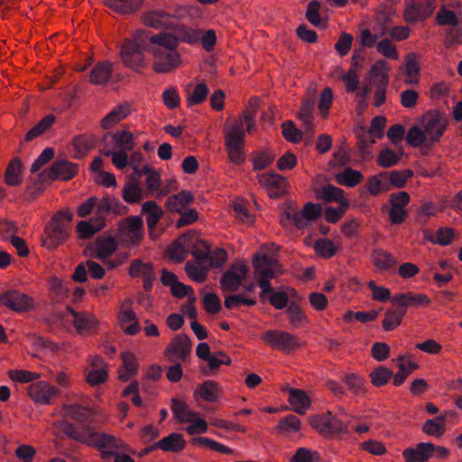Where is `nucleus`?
<instances>
[{
    "label": "nucleus",
    "mask_w": 462,
    "mask_h": 462,
    "mask_svg": "<svg viewBox=\"0 0 462 462\" xmlns=\"http://www.w3.org/2000/svg\"><path fill=\"white\" fill-rule=\"evenodd\" d=\"M179 41L168 32L150 35L146 31H136L132 40H125L120 55L125 66L139 69L143 65V52L153 54V69L157 73H168L180 64V56L176 49Z\"/></svg>",
    "instance_id": "f257e3e1"
},
{
    "label": "nucleus",
    "mask_w": 462,
    "mask_h": 462,
    "mask_svg": "<svg viewBox=\"0 0 462 462\" xmlns=\"http://www.w3.org/2000/svg\"><path fill=\"white\" fill-rule=\"evenodd\" d=\"M65 413L68 417L74 420L77 422L73 424L71 422L62 420L57 423L58 429L62 431L65 435L70 438L73 440L83 443L87 445V442L79 439H76L78 436L79 437H87L89 435V439H92L94 436H106V433H101L97 430L92 426L93 417H94V410L88 405H80V404H69L64 407Z\"/></svg>",
    "instance_id": "f03ea898"
},
{
    "label": "nucleus",
    "mask_w": 462,
    "mask_h": 462,
    "mask_svg": "<svg viewBox=\"0 0 462 462\" xmlns=\"http://www.w3.org/2000/svg\"><path fill=\"white\" fill-rule=\"evenodd\" d=\"M87 442L88 446L97 448L101 453V457L109 461L113 459V462H134V460L126 454L121 453L124 449V443L112 435L106 436H94L89 439V435L87 437L76 438Z\"/></svg>",
    "instance_id": "7ed1b4c3"
},
{
    "label": "nucleus",
    "mask_w": 462,
    "mask_h": 462,
    "mask_svg": "<svg viewBox=\"0 0 462 462\" xmlns=\"http://www.w3.org/2000/svg\"><path fill=\"white\" fill-rule=\"evenodd\" d=\"M385 123L384 116H376L372 119L368 130L365 126H361L359 132L356 133L358 150L364 159L366 160L372 156V145L375 143V139L383 137Z\"/></svg>",
    "instance_id": "20e7f679"
},
{
    "label": "nucleus",
    "mask_w": 462,
    "mask_h": 462,
    "mask_svg": "<svg viewBox=\"0 0 462 462\" xmlns=\"http://www.w3.org/2000/svg\"><path fill=\"white\" fill-rule=\"evenodd\" d=\"M420 124L427 134L428 142L434 144L439 142L444 134L448 120L445 113L439 110H430L421 116Z\"/></svg>",
    "instance_id": "39448f33"
},
{
    "label": "nucleus",
    "mask_w": 462,
    "mask_h": 462,
    "mask_svg": "<svg viewBox=\"0 0 462 462\" xmlns=\"http://www.w3.org/2000/svg\"><path fill=\"white\" fill-rule=\"evenodd\" d=\"M254 265L257 273L262 276L258 281V285L261 288L260 297L264 300L265 294L274 291L268 279L275 277L276 273L280 271V265L275 259L268 255H255Z\"/></svg>",
    "instance_id": "423d86ee"
},
{
    "label": "nucleus",
    "mask_w": 462,
    "mask_h": 462,
    "mask_svg": "<svg viewBox=\"0 0 462 462\" xmlns=\"http://www.w3.org/2000/svg\"><path fill=\"white\" fill-rule=\"evenodd\" d=\"M261 338L272 348L284 354H291L301 346V343L296 336L284 330H266Z\"/></svg>",
    "instance_id": "0eeeda50"
},
{
    "label": "nucleus",
    "mask_w": 462,
    "mask_h": 462,
    "mask_svg": "<svg viewBox=\"0 0 462 462\" xmlns=\"http://www.w3.org/2000/svg\"><path fill=\"white\" fill-rule=\"evenodd\" d=\"M78 165L67 160H60L53 162V164L41 172L38 176V181L41 184L51 183L56 180H69L77 173Z\"/></svg>",
    "instance_id": "6e6552de"
},
{
    "label": "nucleus",
    "mask_w": 462,
    "mask_h": 462,
    "mask_svg": "<svg viewBox=\"0 0 462 462\" xmlns=\"http://www.w3.org/2000/svg\"><path fill=\"white\" fill-rule=\"evenodd\" d=\"M245 141V132L241 124H234L226 133V146L230 161L235 164L245 162L242 146Z\"/></svg>",
    "instance_id": "1a4fd4ad"
},
{
    "label": "nucleus",
    "mask_w": 462,
    "mask_h": 462,
    "mask_svg": "<svg viewBox=\"0 0 462 462\" xmlns=\"http://www.w3.org/2000/svg\"><path fill=\"white\" fill-rule=\"evenodd\" d=\"M73 218L70 211H61L55 215L50 223L47 231L50 239V246H57L63 243L69 236V226Z\"/></svg>",
    "instance_id": "9d476101"
},
{
    "label": "nucleus",
    "mask_w": 462,
    "mask_h": 462,
    "mask_svg": "<svg viewBox=\"0 0 462 462\" xmlns=\"http://www.w3.org/2000/svg\"><path fill=\"white\" fill-rule=\"evenodd\" d=\"M310 425L320 433L335 435L347 432V424L340 420L331 413L322 416H314L310 419Z\"/></svg>",
    "instance_id": "9b49d317"
},
{
    "label": "nucleus",
    "mask_w": 462,
    "mask_h": 462,
    "mask_svg": "<svg viewBox=\"0 0 462 462\" xmlns=\"http://www.w3.org/2000/svg\"><path fill=\"white\" fill-rule=\"evenodd\" d=\"M320 214V206L311 202H308L300 212L288 209L284 213L286 220H291L298 229L307 226L309 222L316 220Z\"/></svg>",
    "instance_id": "f8f14e48"
},
{
    "label": "nucleus",
    "mask_w": 462,
    "mask_h": 462,
    "mask_svg": "<svg viewBox=\"0 0 462 462\" xmlns=\"http://www.w3.org/2000/svg\"><path fill=\"white\" fill-rule=\"evenodd\" d=\"M248 269L244 263H234L227 269L220 279V284L225 291H236L246 277Z\"/></svg>",
    "instance_id": "ddd939ff"
},
{
    "label": "nucleus",
    "mask_w": 462,
    "mask_h": 462,
    "mask_svg": "<svg viewBox=\"0 0 462 462\" xmlns=\"http://www.w3.org/2000/svg\"><path fill=\"white\" fill-rule=\"evenodd\" d=\"M27 393L34 402L47 405L59 394V390L46 381H39L31 383L27 387Z\"/></svg>",
    "instance_id": "4468645a"
},
{
    "label": "nucleus",
    "mask_w": 462,
    "mask_h": 462,
    "mask_svg": "<svg viewBox=\"0 0 462 462\" xmlns=\"http://www.w3.org/2000/svg\"><path fill=\"white\" fill-rule=\"evenodd\" d=\"M435 0H423L422 3L411 1L407 3L403 16L406 22L415 23L428 18L435 10Z\"/></svg>",
    "instance_id": "2eb2a0df"
},
{
    "label": "nucleus",
    "mask_w": 462,
    "mask_h": 462,
    "mask_svg": "<svg viewBox=\"0 0 462 462\" xmlns=\"http://www.w3.org/2000/svg\"><path fill=\"white\" fill-rule=\"evenodd\" d=\"M191 351V342L189 337L185 334L177 335L168 345L165 355L171 362L174 358L185 361Z\"/></svg>",
    "instance_id": "dca6fc26"
},
{
    "label": "nucleus",
    "mask_w": 462,
    "mask_h": 462,
    "mask_svg": "<svg viewBox=\"0 0 462 462\" xmlns=\"http://www.w3.org/2000/svg\"><path fill=\"white\" fill-rule=\"evenodd\" d=\"M392 303L406 311L409 307L418 308L428 305L430 303V300L426 294L408 291L393 295Z\"/></svg>",
    "instance_id": "f3484780"
},
{
    "label": "nucleus",
    "mask_w": 462,
    "mask_h": 462,
    "mask_svg": "<svg viewBox=\"0 0 462 462\" xmlns=\"http://www.w3.org/2000/svg\"><path fill=\"white\" fill-rule=\"evenodd\" d=\"M0 305L16 311H26L32 307V300L17 291H8L0 295Z\"/></svg>",
    "instance_id": "a211bd4d"
},
{
    "label": "nucleus",
    "mask_w": 462,
    "mask_h": 462,
    "mask_svg": "<svg viewBox=\"0 0 462 462\" xmlns=\"http://www.w3.org/2000/svg\"><path fill=\"white\" fill-rule=\"evenodd\" d=\"M68 311L72 316V323L80 335L91 333L97 325V319L88 312L76 311L70 306L67 307Z\"/></svg>",
    "instance_id": "6ab92c4d"
},
{
    "label": "nucleus",
    "mask_w": 462,
    "mask_h": 462,
    "mask_svg": "<svg viewBox=\"0 0 462 462\" xmlns=\"http://www.w3.org/2000/svg\"><path fill=\"white\" fill-rule=\"evenodd\" d=\"M258 180L262 186L269 189V196L271 198L282 196L285 186V178L282 175L275 172L263 173L258 175Z\"/></svg>",
    "instance_id": "aec40b11"
},
{
    "label": "nucleus",
    "mask_w": 462,
    "mask_h": 462,
    "mask_svg": "<svg viewBox=\"0 0 462 462\" xmlns=\"http://www.w3.org/2000/svg\"><path fill=\"white\" fill-rule=\"evenodd\" d=\"M193 201L194 197L189 191L181 190L180 192L173 194L167 199L165 208L171 213L180 214L186 210Z\"/></svg>",
    "instance_id": "412c9836"
},
{
    "label": "nucleus",
    "mask_w": 462,
    "mask_h": 462,
    "mask_svg": "<svg viewBox=\"0 0 462 462\" xmlns=\"http://www.w3.org/2000/svg\"><path fill=\"white\" fill-rule=\"evenodd\" d=\"M113 65L107 60L97 62L89 72V82L92 85H106L112 77Z\"/></svg>",
    "instance_id": "4be33fe9"
},
{
    "label": "nucleus",
    "mask_w": 462,
    "mask_h": 462,
    "mask_svg": "<svg viewBox=\"0 0 462 462\" xmlns=\"http://www.w3.org/2000/svg\"><path fill=\"white\" fill-rule=\"evenodd\" d=\"M316 196L326 202H337L342 208H347L349 205L348 200L344 197L343 189L331 184L317 189Z\"/></svg>",
    "instance_id": "5701e85b"
},
{
    "label": "nucleus",
    "mask_w": 462,
    "mask_h": 462,
    "mask_svg": "<svg viewBox=\"0 0 462 462\" xmlns=\"http://www.w3.org/2000/svg\"><path fill=\"white\" fill-rule=\"evenodd\" d=\"M313 111L314 101L305 99L302 101L298 117L302 123V126L308 138L310 140L313 137L315 129L313 125Z\"/></svg>",
    "instance_id": "b1692460"
},
{
    "label": "nucleus",
    "mask_w": 462,
    "mask_h": 462,
    "mask_svg": "<svg viewBox=\"0 0 462 462\" xmlns=\"http://www.w3.org/2000/svg\"><path fill=\"white\" fill-rule=\"evenodd\" d=\"M185 440L180 433H171L153 444V448H159L165 452L178 453L184 449Z\"/></svg>",
    "instance_id": "393cba45"
},
{
    "label": "nucleus",
    "mask_w": 462,
    "mask_h": 462,
    "mask_svg": "<svg viewBox=\"0 0 462 462\" xmlns=\"http://www.w3.org/2000/svg\"><path fill=\"white\" fill-rule=\"evenodd\" d=\"M131 114L128 103H124L114 107L101 121L102 128L107 130Z\"/></svg>",
    "instance_id": "a878e982"
},
{
    "label": "nucleus",
    "mask_w": 462,
    "mask_h": 462,
    "mask_svg": "<svg viewBox=\"0 0 462 462\" xmlns=\"http://www.w3.org/2000/svg\"><path fill=\"white\" fill-rule=\"evenodd\" d=\"M148 196V193L141 186V183L128 181L124 186L122 197L129 204L138 203Z\"/></svg>",
    "instance_id": "bb28decb"
},
{
    "label": "nucleus",
    "mask_w": 462,
    "mask_h": 462,
    "mask_svg": "<svg viewBox=\"0 0 462 462\" xmlns=\"http://www.w3.org/2000/svg\"><path fill=\"white\" fill-rule=\"evenodd\" d=\"M371 257L375 267L383 271H390L397 264L395 257L383 249H374Z\"/></svg>",
    "instance_id": "cd10ccee"
},
{
    "label": "nucleus",
    "mask_w": 462,
    "mask_h": 462,
    "mask_svg": "<svg viewBox=\"0 0 462 462\" xmlns=\"http://www.w3.org/2000/svg\"><path fill=\"white\" fill-rule=\"evenodd\" d=\"M289 402L293 406V411L300 415L306 412L310 404V399L306 393L295 388L289 390Z\"/></svg>",
    "instance_id": "c85d7f7f"
},
{
    "label": "nucleus",
    "mask_w": 462,
    "mask_h": 462,
    "mask_svg": "<svg viewBox=\"0 0 462 462\" xmlns=\"http://www.w3.org/2000/svg\"><path fill=\"white\" fill-rule=\"evenodd\" d=\"M142 214L146 217L147 226L151 231L163 216V210L155 201L149 200L143 204Z\"/></svg>",
    "instance_id": "c756f323"
},
{
    "label": "nucleus",
    "mask_w": 462,
    "mask_h": 462,
    "mask_svg": "<svg viewBox=\"0 0 462 462\" xmlns=\"http://www.w3.org/2000/svg\"><path fill=\"white\" fill-rule=\"evenodd\" d=\"M405 462H428L430 459L427 442H420L416 447H410L402 451Z\"/></svg>",
    "instance_id": "7c9ffc66"
},
{
    "label": "nucleus",
    "mask_w": 462,
    "mask_h": 462,
    "mask_svg": "<svg viewBox=\"0 0 462 462\" xmlns=\"http://www.w3.org/2000/svg\"><path fill=\"white\" fill-rule=\"evenodd\" d=\"M143 0H105L107 7L118 14H132L142 5Z\"/></svg>",
    "instance_id": "2f4dec72"
},
{
    "label": "nucleus",
    "mask_w": 462,
    "mask_h": 462,
    "mask_svg": "<svg viewBox=\"0 0 462 462\" xmlns=\"http://www.w3.org/2000/svg\"><path fill=\"white\" fill-rule=\"evenodd\" d=\"M92 246L95 248L96 257L105 261L116 251L117 242L114 237L110 236L98 239Z\"/></svg>",
    "instance_id": "473e14b6"
},
{
    "label": "nucleus",
    "mask_w": 462,
    "mask_h": 462,
    "mask_svg": "<svg viewBox=\"0 0 462 462\" xmlns=\"http://www.w3.org/2000/svg\"><path fill=\"white\" fill-rule=\"evenodd\" d=\"M446 430V416L438 415L433 419L427 420L422 425V431L432 437L439 438Z\"/></svg>",
    "instance_id": "72a5a7b5"
},
{
    "label": "nucleus",
    "mask_w": 462,
    "mask_h": 462,
    "mask_svg": "<svg viewBox=\"0 0 462 462\" xmlns=\"http://www.w3.org/2000/svg\"><path fill=\"white\" fill-rule=\"evenodd\" d=\"M170 15L162 10H152L143 15V22L145 25L159 29L167 26Z\"/></svg>",
    "instance_id": "f704fd0d"
},
{
    "label": "nucleus",
    "mask_w": 462,
    "mask_h": 462,
    "mask_svg": "<svg viewBox=\"0 0 462 462\" xmlns=\"http://www.w3.org/2000/svg\"><path fill=\"white\" fill-rule=\"evenodd\" d=\"M22 171L23 165L21 161L18 158L11 160L6 167L5 174L6 184L9 186H17L21 184L23 181Z\"/></svg>",
    "instance_id": "c9c22d12"
},
{
    "label": "nucleus",
    "mask_w": 462,
    "mask_h": 462,
    "mask_svg": "<svg viewBox=\"0 0 462 462\" xmlns=\"http://www.w3.org/2000/svg\"><path fill=\"white\" fill-rule=\"evenodd\" d=\"M189 239V236L188 234H183L179 240L175 241L171 247L169 248V256L171 259L180 263L182 262L188 253V249L189 247V244L186 243Z\"/></svg>",
    "instance_id": "e433bc0d"
},
{
    "label": "nucleus",
    "mask_w": 462,
    "mask_h": 462,
    "mask_svg": "<svg viewBox=\"0 0 462 462\" xmlns=\"http://www.w3.org/2000/svg\"><path fill=\"white\" fill-rule=\"evenodd\" d=\"M105 226L103 219L80 221L77 226V232L80 238L88 239Z\"/></svg>",
    "instance_id": "4c0bfd02"
},
{
    "label": "nucleus",
    "mask_w": 462,
    "mask_h": 462,
    "mask_svg": "<svg viewBox=\"0 0 462 462\" xmlns=\"http://www.w3.org/2000/svg\"><path fill=\"white\" fill-rule=\"evenodd\" d=\"M56 117L49 114L42 118L36 125H34L28 133L25 134L24 140L26 142H31L36 137L41 136L44 133H46L55 123Z\"/></svg>",
    "instance_id": "58836bf2"
},
{
    "label": "nucleus",
    "mask_w": 462,
    "mask_h": 462,
    "mask_svg": "<svg viewBox=\"0 0 462 462\" xmlns=\"http://www.w3.org/2000/svg\"><path fill=\"white\" fill-rule=\"evenodd\" d=\"M407 143L412 147L426 146L430 147L432 143L428 142V136L422 126L413 125L411 126L406 135Z\"/></svg>",
    "instance_id": "ea45409f"
},
{
    "label": "nucleus",
    "mask_w": 462,
    "mask_h": 462,
    "mask_svg": "<svg viewBox=\"0 0 462 462\" xmlns=\"http://www.w3.org/2000/svg\"><path fill=\"white\" fill-rule=\"evenodd\" d=\"M191 85L186 87L188 106L199 105L204 102L208 95V88L204 82L196 85L192 91L189 90Z\"/></svg>",
    "instance_id": "a19ab883"
},
{
    "label": "nucleus",
    "mask_w": 462,
    "mask_h": 462,
    "mask_svg": "<svg viewBox=\"0 0 462 462\" xmlns=\"http://www.w3.org/2000/svg\"><path fill=\"white\" fill-rule=\"evenodd\" d=\"M405 315V310L400 307L389 309L384 314L383 320V328L384 331H392L396 328L402 322Z\"/></svg>",
    "instance_id": "79ce46f5"
},
{
    "label": "nucleus",
    "mask_w": 462,
    "mask_h": 462,
    "mask_svg": "<svg viewBox=\"0 0 462 462\" xmlns=\"http://www.w3.org/2000/svg\"><path fill=\"white\" fill-rule=\"evenodd\" d=\"M171 402L172 412L179 421H192L198 416V413L191 411L185 402H180L177 399H172Z\"/></svg>",
    "instance_id": "37998d69"
},
{
    "label": "nucleus",
    "mask_w": 462,
    "mask_h": 462,
    "mask_svg": "<svg viewBox=\"0 0 462 462\" xmlns=\"http://www.w3.org/2000/svg\"><path fill=\"white\" fill-rule=\"evenodd\" d=\"M420 73L419 61L414 53H409L405 58V75L407 84H417L418 75Z\"/></svg>",
    "instance_id": "c03bdc74"
},
{
    "label": "nucleus",
    "mask_w": 462,
    "mask_h": 462,
    "mask_svg": "<svg viewBox=\"0 0 462 462\" xmlns=\"http://www.w3.org/2000/svg\"><path fill=\"white\" fill-rule=\"evenodd\" d=\"M123 366L119 371V378L122 381H128L136 373L135 357L132 353L122 354Z\"/></svg>",
    "instance_id": "a18cd8bd"
},
{
    "label": "nucleus",
    "mask_w": 462,
    "mask_h": 462,
    "mask_svg": "<svg viewBox=\"0 0 462 462\" xmlns=\"http://www.w3.org/2000/svg\"><path fill=\"white\" fill-rule=\"evenodd\" d=\"M363 180V174L357 170L346 168L341 173L337 175V181L346 187H355Z\"/></svg>",
    "instance_id": "49530a36"
},
{
    "label": "nucleus",
    "mask_w": 462,
    "mask_h": 462,
    "mask_svg": "<svg viewBox=\"0 0 462 462\" xmlns=\"http://www.w3.org/2000/svg\"><path fill=\"white\" fill-rule=\"evenodd\" d=\"M125 230L130 235L132 242L136 244L143 236V222L140 217H130L125 225Z\"/></svg>",
    "instance_id": "de8ad7c7"
},
{
    "label": "nucleus",
    "mask_w": 462,
    "mask_h": 462,
    "mask_svg": "<svg viewBox=\"0 0 462 462\" xmlns=\"http://www.w3.org/2000/svg\"><path fill=\"white\" fill-rule=\"evenodd\" d=\"M97 143V138L94 135H79L74 138L73 144L80 156L86 155L92 150Z\"/></svg>",
    "instance_id": "09e8293b"
},
{
    "label": "nucleus",
    "mask_w": 462,
    "mask_h": 462,
    "mask_svg": "<svg viewBox=\"0 0 462 462\" xmlns=\"http://www.w3.org/2000/svg\"><path fill=\"white\" fill-rule=\"evenodd\" d=\"M369 376L373 385L375 387H381L389 382V380L393 376V373L391 369L379 365L370 373Z\"/></svg>",
    "instance_id": "8fccbe9b"
},
{
    "label": "nucleus",
    "mask_w": 462,
    "mask_h": 462,
    "mask_svg": "<svg viewBox=\"0 0 462 462\" xmlns=\"http://www.w3.org/2000/svg\"><path fill=\"white\" fill-rule=\"evenodd\" d=\"M145 178V186L147 189V193H153L154 191H158L161 187V177L158 171L154 169L151 168L148 165L143 166V171Z\"/></svg>",
    "instance_id": "3c124183"
},
{
    "label": "nucleus",
    "mask_w": 462,
    "mask_h": 462,
    "mask_svg": "<svg viewBox=\"0 0 462 462\" xmlns=\"http://www.w3.org/2000/svg\"><path fill=\"white\" fill-rule=\"evenodd\" d=\"M196 393L206 402H213L218 397V387L215 382L207 381L197 388Z\"/></svg>",
    "instance_id": "603ef678"
},
{
    "label": "nucleus",
    "mask_w": 462,
    "mask_h": 462,
    "mask_svg": "<svg viewBox=\"0 0 462 462\" xmlns=\"http://www.w3.org/2000/svg\"><path fill=\"white\" fill-rule=\"evenodd\" d=\"M403 152L396 153L389 148L383 149L377 158V163L383 168H390L396 165L401 160Z\"/></svg>",
    "instance_id": "864d4df0"
},
{
    "label": "nucleus",
    "mask_w": 462,
    "mask_h": 462,
    "mask_svg": "<svg viewBox=\"0 0 462 462\" xmlns=\"http://www.w3.org/2000/svg\"><path fill=\"white\" fill-rule=\"evenodd\" d=\"M115 146L117 147L119 151L130 152L134 149V142L131 132L126 130L117 131L115 133Z\"/></svg>",
    "instance_id": "5fc2aeb1"
},
{
    "label": "nucleus",
    "mask_w": 462,
    "mask_h": 462,
    "mask_svg": "<svg viewBox=\"0 0 462 462\" xmlns=\"http://www.w3.org/2000/svg\"><path fill=\"white\" fill-rule=\"evenodd\" d=\"M287 315L290 323L294 328L301 326L304 323V321L307 320V316L304 314L299 304L294 301L290 302V304L288 305Z\"/></svg>",
    "instance_id": "6e6d98bb"
},
{
    "label": "nucleus",
    "mask_w": 462,
    "mask_h": 462,
    "mask_svg": "<svg viewBox=\"0 0 462 462\" xmlns=\"http://www.w3.org/2000/svg\"><path fill=\"white\" fill-rule=\"evenodd\" d=\"M103 155L112 158L113 164L118 169L123 170L129 165V156L125 151L115 152L112 149L100 150Z\"/></svg>",
    "instance_id": "4d7b16f0"
},
{
    "label": "nucleus",
    "mask_w": 462,
    "mask_h": 462,
    "mask_svg": "<svg viewBox=\"0 0 462 462\" xmlns=\"http://www.w3.org/2000/svg\"><path fill=\"white\" fill-rule=\"evenodd\" d=\"M319 454L307 448H299L290 462H319Z\"/></svg>",
    "instance_id": "13d9d810"
},
{
    "label": "nucleus",
    "mask_w": 462,
    "mask_h": 462,
    "mask_svg": "<svg viewBox=\"0 0 462 462\" xmlns=\"http://www.w3.org/2000/svg\"><path fill=\"white\" fill-rule=\"evenodd\" d=\"M314 248L316 253L324 258L332 257L337 251L334 243L328 238L318 239L315 242Z\"/></svg>",
    "instance_id": "bf43d9fd"
},
{
    "label": "nucleus",
    "mask_w": 462,
    "mask_h": 462,
    "mask_svg": "<svg viewBox=\"0 0 462 462\" xmlns=\"http://www.w3.org/2000/svg\"><path fill=\"white\" fill-rule=\"evenodd\" d=\"M203 33L202 30L193 29L189 27H181L179 30V36L177 37L179 42H183L189 44H193L199 41L200 35Z\"/></svg>",
    "instance_id": "052dcab7"
},
{
    "label": "nucleus",
    "mask_w": 462,
    "mask_h": 462,
    "mask_svg": "<svg viewBox=\"0 0 462 462\" xmlns=\"http://www.w3.org/2000/svg\"><path fill=\"white\" fill-rule=\"evenodd\" d=\"M275 155L266 152H256L252 159L254 170L262 171L270 166L274 161Z\"/></svg>",
    "instance_id": "680f3d73"
},
{
    "label": "nucleus",
    "mask_w": 462,
    "mask_h": 462,
    "mask_svg": "<svg viewBox=\"0 0 462 462\" xmlns=\"http://www.w3.org/2000/svg\"><path fill=\"white\" fill-rule=\"evenodd\" d=\"M389 69L388 63L384 60H377L370 69L369 70V76L371 80L378 85L379 80L382 79L383 76L387 77V70Z\"/></svg>",
    "instance_id": "e2e57ef3"
},
{
    "label": "nucleus",
    "mask_w": 462,
    "mask_h": 462,
    "mask_svg": "<svg viewBox=\"0 0 462 462\" xmlns=\"http://www.w3.org/2000/svg\"><path fill=\"white\" fill-rule=\"evenodd\" d=\"M413 175L411 170L404 171H393L388 172L390 183L396 188H402L405 186L407 180Z\"/></svg>",
    "instance_id": "0e129e2a"
},
{
    "label": "nucleus",
    "mask_w": 462,
    "mask_h": 462,
    "mask_svg": "<svg viewBox=\"0 0 462 462\" xmlns=\"http://www.w3.org/2000/svg\"><path fill=\"white\" fill-rule=\"evenodd\" d=\"M319 10V2L313 0L308 4L305 15L307 20L314 26H320L322 24Z\"/></svg>",
    "instance_id": "69168bd1"
},
{
    "label": "nucleus",
    "mask_w": 462,
    "mask_h": 462,
    "mask_svg": "<svg viewBox=\"0 0 462 462\" xmlns=\"http://www.w3.org/2000/svg\"><path fill=\"white\" fill-rule=\"evenodd\" d=\"M437 23L443 25L457 26L458 24V19L453 11L446 9L445 6H441L436 16Z\"/></svg>",
    "instance_id": "338daca9"
},
{
    "label": "nucleus",
    "mask_w": 462,
    "mask_h": 462,
    "mask_svg": "<svg viewBox=\"0 0 462 462\" xmlns=\"http://www.w3.org/2000/svg\"><path fill=\"white\" fill-rule=\"evenodd\" d=\"M282 135L291 143H298L302 138L303 133L296 128L292 121H286L282 124Z\"/></svg>",
    "instance_id": "774afa93"
}]
</instances>
